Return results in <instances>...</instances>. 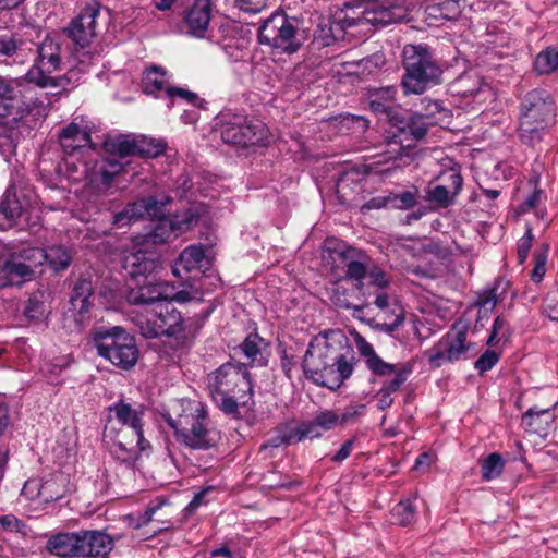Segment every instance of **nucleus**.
Listing matches in <instances>:
<instances>
[{"label":"nucleus","mask_w":558,"mask_h":558,"mask_svg":"<svg viewBox=\"0 0 558 558\" xmlns=\"http://www.w3.org/2000/svg\"><path fill=\"white\" fill-rule=\"evenodd\" d=\"M162 416L174 430L175 440L186 448L208 450L219 439V433L209 423L205 404L198 400H175Z\"/></svg>","instance_id":"f257e3e1"},{"label":"nucleus","mask_w":558,"mask_h":558,"mask_svg":"<svg viewBox=\"0 0 558 558\" xmlns=\"http://www.w3.org/2000/svg\"><path fill=\"white\" fill-rule=\"evenodd\" d=\"M109 19V10L98 0H92L64 29L74 45L73 59L78 61L80 72H87L94 58L98 56L100 49L94 43Z\"/></svg>","instance_id":"f03ea898"},{"label":"nucleus","mask_w":558,"mask_h":558,"mask_svg":"<svg viewBox=\"0 0 558 558\" xmlns=\"http://www.w3.org/2000/svg\"><path fill=\"white\" fill-rule=\"evenodd\" d=\"M37 59L35 65L31 68L25 77L28 82L39 87H61L76 84L85 72H80L78 61L70 60L69 71L58 77L49 76V73L61 69L62 45L57 36H47L37 48Z\"/></svg>","instance_id":"7ed1b4c3"},{"label":"nucleus","mask_w":558,"mask_h":558,"mask_svg":"<svg viewBox=\"0 0 558 558\" xmlns=\"http://www.w3.org/2000/svg\"><path fill=\"white\" fill-rule=\"evenodd\" d=\"M344 349L343 335L330 330L316 336L308 344L302 367L307 378L319 386L333 389L328 377L335 373L339 353Z\"/></svg>","instance_id":"20e7f679"},{"label":"nucleus","mask_w":558,"mask_h":558,"mask_svg":"<svg viewBox=\"0 0 558 558\" xmlns=\"http://www.w3.org/2000/svg\"><path fill=\"white\" fill-rule=\"evenodd\" d=\"M137 144L130 135H110L104 141L106 156L88 170L89 184L98 193H106L113 180L124 170L123 158L136 155Z\"/></svg>","instance_id":"39448f33"},{"label":"nucleus","mask_w":558,"mask_h":558,"mask_svg":"<svg viewBox=\"0 0 558 558\" xmlns=\"http://www.w3.org/2000/svg\"><path fill=\"white\" fill-rule=\"evenodd\" d=\"M555 116L556 106L547 92L534 89L527 93L520 105L518 133L521 141L527 145L539 142Z\"/></svg>","instance_id":"423d86ee"},{"label":"nucleus","mask_w":558,"mask_h":558,"mask_svg":"<svg viewBox=\"0 0 558 558\" xmlns=\"http://www.w3.org/2000/svg\"><path fill=\"white\" fill-rule=\"evenodd\" d=\"M402 57V86L407 94H422L429 85L439 83L441 70L427 46L405 45Z\"/></svg>","instance_id":"0eeeda50"},{"label":"nucleus","mask_w":558,"mask_h":558,"mask_svg":"<svg viewBox=\"0 0 558 558\" xmlns=\"http://www.w3.org/2000/svg\"><path fill=\"white\" fill-rule=\"evenodd\" d=\"M93 341L98 355L120 369L129 371L138 361L140 350L136 340L121 326L95 329Z\"/></svg>","instance_id":"6e6552de"},{"label":"nucleus","mask_w":558,"mask_h":558,"mask_svg":"<svg viewBox=\"0 0 558 558\" xmlns=\"http://www.w3.org/2000/svg\"><path fill=\"white\" fill-rule=\"evenodd\" d=\"M258 41L281 53L296 52L302 46L296 19L281 12L271 14L259 26Z\"/></svg>","instance_id":"1a4fd4ad"},{"label":"nucleus","mask_w":558,"mask_h":558,"mask_svg":"<svg viewBox=\"0 0 558 558\" xmlns=\"http://www.w3.org/2000/svg\"><path fill=\"white\" fill-rule=\"evenodd\" d=\"M41 253L32 246L21 250L0 248V289L21 286L35 276Z\"/></svg>","instance_id":"9d476101"},{"label":"nucleus","mask_w":558,"mask_h":558,"mask_svg":"<svg viewBox=\"0 0 558 558\" xmlns=\"http://www.w3.org/2000/svg\"><path fill=\"white\" fill-rule=\"evenodd\" d=\"M104 438L113 458L129 466H133L141 454L150 449L143 429L105 426Z\"/></svg>","instance_id":"9b49d317"},{"label":"nucleus","mask_w":558,"mask_h":558,"mask_svg":"<svg viewBox=\"0 0 558 558\" xmlns=\"http://www.w3.org/2000/svg\"><path fill=\"white\" fill-rule=\"evenodd\" d=\"M135 324L145 338L172 337L184 330L181 313L169 299L156 304L146 316H138Z\"/></svg>","instance_id":"f8f14e48"},{"label":"nucleus","mask_w":558,"mask_h":558,"mask_svg":"<svg viewBox=\"0 0 558 558\" xmlns=\"http://www.w3.org/2000/svg\"><path fill=\"white\" fill-rule=\"evenodd\" d=\"M221 121V138L225 143L248 146L263 144L268 136L266 125L259 120H248L239 114L223 113Z\"/></svg>","instance_id":"ddd939ff"},{"label":"nucleus","mask_w":558,"mask_h":558,"mask_svg":"<svg viewBox=\"0 0 558 558\" xmlns=\"http://www.w3.org/2000/svg\"><path fill=\"white\" fill-rule=\"evenodd\" d=\"M210 396L251 393L252 384L244 364L225 363L207 376Z\"/></svg>","instance_id":"4468645a"},{"label":"nucleus","mask_w":558,"mask_h":558,"mask_svg":"<svg viewBox=\"0 0 558 558\" xmlns=\"http://www.w3.org/2000/svg\"><path fill=\"white\" fill-rule=\"evenodd\" d=\"M471 343L466 341V330L453 327L432 349L425 352L429 364L440 367L446 363L468 359Z\"/></svg>","instance_id":"2eb2a0df"},{"label":"nucleus","mask_w":558,"mask_h":558,"mask_svg":"<svg viewBox=\"0 0 558 558\" xmlns=\"http://www.w3.org/2000/svg\"><path fill=\"white\" fill-rule=\"evenodd\" d=\"M352 16L344 19V24L355 25L359 32L367 33L371 26H385L390 23H398L405 19L407 12L399 4L372 3L363 11L351 9Z\"/></svg>","instance_id":"dca6fc26"},{"label":"nucleus","mask_w":558,"mask_h":558,"mask_svg":"<svg viewBox=\"0 0 558 558\" xmlns=\"http://www.w3.org/2000/svg\"><path fill=\"white\" fill-rule=\"evenodd\" d=\"M337 427H340L337 411L325 409L318 411L312 420L302 422L294 428H291L283 437V441L291 444L300 442L305 439H316L322 437L326 432Z\"/></svg>","instance_id":"f3484780"},{"label":"nucleus","mask_w":558,"mask_h":558,"mask_svg":"<svg viewBox=\"0 0 558 558\" xmlns=\"http://www.w3.org/2000/svg\"><path fill=\"white\" fill-rule=\"evenodd\" d=\"M172 201L171 197L162 196L160 199L146 197L129 203L123 210L113 216L112 223L117 228H123L144 217H158L160 208Z\"/></svg>","instance_id":"a211bd4d"},{"label":"nucleus","mask_w":558,"mask_h":558,"mask_svg":"<svg viewBox=\"0 0 558 558\" xmlns=\"http://www.w3.org/2000/svg\"><path fill=\"white\" fill-rule=\"evenodd\" d=\"M335 253L345 265V278L354 280L356 288L361 290L364 284L363 280L366 278L371 267L369 257L361 250L349 245H340Z\"/></svg>","instance_id":"6ab92c4d"},{"label":"nucleus","mask_w":558,"mask_h":558,"mask_svg":"<svg viewBox=\"0 0 558 558\" xmlns=\"http://www.w3.org/2000/svg\"><path fill=\"white\" fill-rule=\"evenodd\" d=\"M114 539L98 530H81L80 558H109Z\"/></svg>","instance_id":"aec40b11"},{"label":"nucleus","mask_w":558,"mask_h":558,"mask_svg":"<svg viewBox=\"0 0 558 558\" xmlns=\"http://www.w3.org/2000/svg\"><path fill=\"white\" fill-rule=\"evenodd\" d=\"M108 412L106 426L143 429L144 411L142 407L134 408L124 400H119L108 408Z\"/></svg>","instance_id":"412c9836"},{"label":"nucleus","mask_w":558,"mask_h":558,"mask_svg":"<svg viewBox=\"0 0 558 558\" xmlns=\"http://www.w3.org/2000/svg\"><path fill=\"white\" fill-rule=\"evenodd\" d=\"M170 284L167 282H147L131 288L125 298L132 305H153L165 302L169 299Z\"/></svg>","instance_id":"4be33fe9"},{"label":"nucleus","mask_w":558,"mask_h":558,"mask_svg":"<svg viewBox=\"0 0 558 558\" xmlns=\"http://www.w3.org/2000/svg\"><path fill=\"white\" fill-rule=\"evenodd\" d=\"M213 0H194L184 13V24L187 33L204 37L211 20Z\"/></svg>","instance_id":"5701e85b"},{"label":"nucleus","mask_w":558,"mask_h":558,"mask_svg":"<svg viewBox=\"0 0 558 558\" xmlns=\"http://www.w3.org/2000/svg\"><path fill=\"white\" fill-rule=\"evenodd\" d=\"M81 530L51 535L46 544L47 550L60 558H80Z\"/></svg>","instance_id":"b1692460"},{"label":"nucleus","mask_w":558,"mask_h":558,"mask_svg":"<svg viewBox=\"0 0 558 558\" xmlns=\"http://www.w3.org/2000/svg\"><path fill=\"white\" fill-rule=\"evenodd\" d=\"M162 207L160 208V214L157 218L153 230L146 234L136 236L135 243L143 245H156L168 242L171 238H177L180 233L177 231V227L172 222L171 217H161Z\"/></svg>","instance_id":"393cba45"},{"label":"nucleus","mask_w":558,"mask_h":558,"mask_svg":"<svg viewBox=\"0 0 558 558\" xmlns=\"http://www.w3.org/2000/svg\"><path fill=\"white\" fill-rule=\"evenodd\" d=\"M347 16H352L351 10L340 13L326 24L319 25L317 38L322 40L323 45L329 46L333 41L344 38L345 35H355L351 29L356 28V26L347 25L343 22Z\"/></svg>","instance_id":"a878e982"},{"label":"nucleus","mask_w":558,"mask_h":558,"mask_svg":"<svg viewBox=\"0 0 558 558\" xmlns=\"http://www.w3.org/2000/svg\"><path fill=\"white\" fill-rule=\"evenodd\" d=\"M60 145L65 154L72 155L80 148L89 146L90 133L85 128L72 122L64 126L59 134Z\"/></svg>","instance_id":"bb28decb"},{"label":"nucleus","mask_w":558,"mask_h":558,"mask_svg":"<svg viewBox=\"0 0 558 558\" xmlns=\"http://www.w3.org/2000/svg\"><path fill=\"white\" fill-rule=\"evenodd\" d=\"M124 268L131 277L146 276L156 268V259L153 252L137 250L124 257Z\"/></svg>","instance_id":"cd10ccee"},{"label":"nucleus","mask_w":558,"mask_h":558,"mask_svg":"<svg viewBox=\"0 0 558 558\" xmlns=\"http://www.w3.org/2000/svg\"><path fill=\"white\" fill-rule=\"evenodd\" d=\"M555 415L549 408L539 409L533 407L529 409L522 416V424L536 434L546 432L547 427L554 422Z\"/></svg>","instance_id":"c85d7f7f"},{"label":"nucleus","mask_w":558,"mask_h":558,"mask_svg":"<svg viewBox=\"0 0 558 558\" xmlns=\"http://www.w3.org/2000/svg\"><path fill=\"white\" fill-rule=\"evenodd\" d=\"M143 89L146 94L159 95L165 92L168 96V89H171L167 72L157 65L149 68L143 77Z\"/></svg>","instance_id":"c756f323"},{"label":"nucleus","mask_w":558,"mask_h":558,"mask_svg":"<svg viewBox=\"0 0 558 558\" xmlns=\"http://www.w3.org/2000/svg\"><path fill=\"white\" fill-rule=\"evenodd\" d=\"M205 253L201 245H190L182 251L175 260L172 272L177 277H181V270L189 272L197 269L204 260Z\"/></svg>","instance_id":"7c9ffc66"},{"label":"nucleus","mask_w":558,"mask_h":558,"mask_svg":"<svg viewBox=\"0 0 558 558\" xmlns=\"http://www.w3.org/2000/svg\"><path fill=\"white\" fill-rule=\"evenodd\" d=\"M23 213V206L12 189H8L0 203V229L13 226Z\"/></svg>","instance_id":"2f4dec72"},{"label":"nucleus","mask_w":558,"mask_h":558,"mask_svg":"<svg viewBox=\"0 0 558 558\" xmlns=\"http://www.w3.org/2000/svg\"><path fill=\"white\" fill-rule=\"evenodd\" d=\"M35 248L38 250L43 255L38 266L43 265L44 262H47L54 270H60L68 268L71 264L72 255L70 251L64 246L53 245L47 250L39 247Z\"/></svg>","instance_id":"473e14b6"},{"label":"nucleus","mask_w":558,"mask_h":558,"mask_svg":"<svg viewBox=\"0 0 558 558\" xmlns=\"http://www.w3.org/2000/svg\"><path fill=\"white\" fill-rule=\"evenodd\" d=\"M93 294V286L89 280L83 279L75 283L71 295V305L74 311L85 314L90 307L89 299Z\"/></svg>","instance_id":"72a5a7b5"},{"label":"nucleus","mask_w":558,"mask_h":558,"mask_svg":"<svg viewBox=\"0 0 558 558\" xmlns=\"http://www.w3.org/2000/svg\"><path fill=\"white\" fill-rule=\"evenodd\" d=\"M265 347V340L258 333L252 332L243 340L240 349L244 356L252 362V364L263 365L265 361L262 356V353Z\"/></svg>","instance_id":"f704fd0d"},{"label":"nucleus","mask_w":558,"mask_h":558,"mask_svg":"<svg viewBox=\"0 0 558 558\" xmlns=\"http://www.w3.org/2000/svg\"><path fill=\"white\" fill-rule=\"evenodd\" d=\"M332 123L345 135L361 136L368 129V121L361 116L347 114L335 119Z\"/></svg>","instance_id":"c9c22d12"},{"label":"nucleus","mask_w":558,"mask_h":558,"mask_svg":"<svg viewBox=\"0 0 558 558\" xmlns=\"http://www.w3.org/2000/svg\"><path fill=\"white\" fill-rule=\"evenodd\" d=\"M396 89L386 87L372 94L369 106L374 112L390 114L396 107Z\"/></svg>","instance_id":"e433bc0d"},{"label":"nucleus","mask_w":558,"mask_h":558,"mask_svg":"<svg viewBox=\"0 0 558 558\" xmlns=\"http://www.w3.org/2000/svg\"><path fill=\"white\" fill-rule=\"evenodd\" d=\"M534 69L538 74H550L558 69V49L547 47L542 50L535 61Z\"/></svg>","instance_id":"4c0bfd02"},{"label":"nucleus","mask_w":558,"mask_h":558,"mask_svg":"<svg viewBox=\"0 0 558 558\" xmlns=\"http://www.w3.org/2000/svg\"><path fill=\"white\" fill-rule=\"evenodd\" d=\"M504 468L505 461L501 456L497 452H493L481 463L482 477L485 481L495 480L501 475Z\"/></svg>","instance_id":"58836bf2"},{"label":"nucleus","mask_w":558,"mask_h":558,"mask_svg":"<svg viewBox=\"0 0 558 558\" xmlns=\"http://www.w3.org/2000/svg\"><path fill=\"white\" fill-rule=\"evenodd\" d=\"M19 117V100L14 88L9 84V93L0 95V122L5 119L16 120Z\"/></svg>","instance_id":"ea45409f"},{"label":"nucleus","mask_w":558,"mask_h":558,"mask_svg":"<svg viewBox=\"0 0 558 558\" xmlns=\"http://www.w3.org/2000/svg\"><path fill=\"white\" fill-rule=\"evenodd\" d=\"M179 233L186 232L195 227L199 221V211L197 207H190L180 214L171 217Z\"/></svg>","instance_id":"a19ab883"},{"label":"nucleus","mask_w":558,"mask_h":558,"mask_svg":"<svg viewBox=\"0 0 558 558\" xmlns=\"http://www.w3.org/2000/svg\"><path fill=\"white\" fill-rule=\"evenodd\" d=\"M415 514L416 509L411 499L401 500L392 510V517L402 526L411 524L415 519Z\"/></svg>","instance_id":"79ce46f5"},{"label":"nucleus","mask_w":558,"mask_h":558,"mask_svg":"<svg viewBox=\"0 0 558 558\" xmlns=\"http://www.w3.org/2000/svg\"><path fill=\"white\" fill-rule=\"evenodd\" d=\"M338 422L341 428L355 424L365 413L364 404H349L343 409L336 410Z\"/></svg>","instance_id":"37998d69"},{"label":"nucleus","mask_w":558,"mask_h":558,"mask_svg":"<svg viewBox=\"0 0 558 558\" xmlns=\"http://www.w3.org/2000/svg\"><path fill=\"white\" fill-rule=\"evenodd\" d=\"M248 393H226L221 396H211L214 401L218 404V407L226 413V414H235L238 413V405L239 403H245L246 396Z\"/></svg>","instance_id":"c03bdc74"},{"label":"nucleus","mask_w":558,"mask_h":558,"mask_svg":"<svg viewBox=\"0 0 558 558\" xmlns=\"http://www.w3.org/2000/svg\"><path fill=\"white\" fill-rule=\"evenodd\" d=\"M136 154L148 158L158 157L166 149V143L161 140L145 137L142 141H136Z\"/></svg>","instance_id":"a18cd8bd"},{"label":"nucleus","mask_w":558,"mask_h":558,"mask_svg":"<svg viewBox=\"0 0 558 558\" xmlns=\"http://www.w3.org/2000/svg\"><path fill=\"white\" fill-rule=\"evenodd\" d=\"M43 295H32L24 308L25 316L32 322H41L46 318L47 310L45 303L41 301Z\"/></svg>","instance_id":"49530a36"},{"label":"nucleus","mask_w":558,"mask_h":558,"mask_svg":"<svg viewBox=\"0 0 558 558\" xmlns=\"http://www.w3.org/2000/svg\"><path fill=\"white\" fill-rule=\"evenodd\" d=\"M459 193H453L447 184H438L428 189L427 197L430 202H435L442 207H447Z\"/></svg>","instance_id":"de8ad7c7"},{"label":"nucleus","mask_w":558,"mask_h":558,"mask_svg":"<svg viewBox=\"0 0 558 558\" xmlns=\"http://www.w3.org/2000/svg\"><path fill=\"white\" fill-rule=\"evenodd\" d=\"M437 179L440 184L449 185L453 193H459L462 187L463 180L457 166L442 170Z\"/></svg>","instance_id":"09e8293b"},{"label":"nucleus","mask_w":558,"mask_h":558,"mask_svg":"<svg viewBox=\"0 0 558 558\" xmlns=\"http://www.w3.org/2000/svg\"><path fill=\"white\" fill-rule=\"evenodd\" d=\"M412 367L409 365H401L400 369L396 372L393 378L383 384L380 390L386 391L390 395L398 391L400 387L405 383L408 376L411 374Z\"/></svg>","instance_id":"8fccbe9b"},{"label":"nucleus","mask_w":558,"mask_h":558,"mask_svg":"<svg viewBox=\"0 0 558 558\" xmlns=\"http://www.w3.org/2000/svg\"><path fill=\"white\" fill-rule=\"evenodd\" d=\"M543 313L550 320H558V288L549 290L543 301Z\"/></svg>","instance_id":"3c124183"},{"label":"nucleus","mask_w":558,"mask_h":558,"mask_svg":"<svg viewBox=\"0 0 558 558\" xmlns=\"http://www.w3.org/2000/svg\"><path fill=\"white\" fill-rule=\"evenodd\" d=\"M168 97L170 98L168 107L174 105V98H179L194 107L198 106L199 102V98L195 93L180 87H171V89H168Z\"/></svg>","instance_id":"603ef678"},{"label":"nucleus","mask_w":558,"mask_h":558,"mask_svg":"<svg viewBox=\"0 0 558 558\" xmlns=\"http://www.w3.org/2000/svg\"><path fill=\"white\" fill-rule=\"evenodd\" d=\"M367 367L372 373H374L378 376H387V375H392L396 372H398L400 369L401 365L399 366V365L387 363L381 357L377 356V357H373V362L369 363V365Z\"/></svg>","instance_id":"864d4df0"},{"label":"nucleus","mask_w":558,"mask_h":558,"mask_svg":"<svg viewBox=\"0 0 558 558\" xmlns=\"http://www.w3.org/2000/svg\"><path fill=\"white\" fill-rule=\"evenodd\" d=\"M240 11L248 14H258L268 5V0H233Z\"/></svg>","instance_id":"5fc2aeb1"},{"label":"nucleus","mask_w":558,"mask_h":558,"mask_svg":"<svg viewBox=\"0 0 558 558\" xmlns=\"http://www.w3.org/2000/svg\"><path fill=\"white\" fill-rule=\"evenodd\" d=\"M439 5L445 15V21H454L462 13L463 1L462 0H446L441 3H439Z\"/></svg>","instance_id":"6e6d98bb"},{"label":"nucleus","mask_w":558,"mask_h":558,"mask_svg":"<svg viewBox=\"0 0 558 558\" xmlns=\"http://www.w3.org/2000/svg\"><path fill=\"white\" fill-rule=\"evenodd\" d=\"M335 367V372L339 374V381L336 383L335 386H332L333 388L339 387L343 380L348 379L351 376L353 372V363L347 360L345 356L342 354V351H340L339 359L336 361Z\"/></svg>","instance_id":"4d7b16f0"},{"label":"nucleus","mask_w":558,"mask_h":558,"mask_svg":"<svg viewBox=\"0 0 558 558\" xmlns=\"http://www.w3.org/2000/svg\"><path fill=\"white\" fill-rule=\"evenodd\" d=\"M366 277H368L372 286L379 289H384L390 284V278L378 266H371Z\"/></svg>","instance_id":"13d9d810"},{"label":"nucleus","mask_w":558,"mask_h":558,"mask_svg":"<svg viewBox=\"0 0 558 558\" xmlns=\"http://www.w3.org/2000/svg\"><path fill=\"white\" fill-rule=\"evenodd\" d=\"M533 243L532 229L527 228L525 234L518 242V259L523 264L530 253Z\"/></svg>","instance_id":"bf43d9fd"},{"label":"nucleus","mask_w":558,"mask_h":558,"mask_svg":"<svg viewBox=\"0 0 558 558\" xmlns=\"http://www.w3.org/2000/svg\"><path fill=\"white\" fill-rule=\"evenodd\" d=\"M499 355L495 351H486L476 362L475 368L480 373H485L492 369L498 362Z\"/></svg>","instance_id":"052dcab7"},{"label":"nucleus","mask_w":558,"mask_h":558,"mask_svg":"<svg viewBox=\"0 0 558 558\" xmlns=\"http://www.w3.org/2000/svg\"><path fill=\"white\" fill-rule=\"evenodd\" d=\"M546 263H547V248L543 252H538L535 254V265L532 271V280L535 282L542 281L545 272H546Z\"/></svg>","instance_id":"680f3d73"},{"label":"nucleus","mask_w":558,"mask_h":558,"mask_svg":"<svg viewBox=\"0 0 558 558\" xmlns=\"http://www.w3.org/2000/svg\"><path fill=\"white\" fill-rule=\"evenodd\" d=\"M280 363L281 368L288 378H292V373L296 368L298 361L293 354H290L287 349H281Z\"/></svg>","instance_id":"e2e57ef3"},{"label":"nucleus","mask_w":558,"mask_h":558,"mask_svg":"<svg viewBox=\"0 0 558 558\" xmlns=\"http://www.w3.org/2000/svg\"><path fill=\"white\" fill-rule=\"evenodd\" d=\"M17 50V43L12 36H0V57H11Z\"/></svg>","instance_id":"0e129e2a"},{"label":"nucleus","mask_w":558,"mask_h":558,"mask_svg":"<svg viewBox=\"0 0 558 558\" xmlns=\"http://www.w3.org/2000/svg\"><path fill=\"white\" fill-rule=\"evenodd\" d=\"M171 290V288L169 289ZM171 292V291H169ZM199 299V292L197 289H191V290H181L175 292L173 295L169 293V301L172 303L173 301L178 303H186L192 300Z\"/></svg>","instance_id":"69168bd1"},{"label":"nucleus","mask_w":558,"mask_h":558,"mask_svg":"<svg viewBox=\"0 0 558 558\" xmlns=\"http://www.w3.org/2000/svg\"><path fill=\"white\" fill-rule=\"evenodd\" d=\"M356 348L360 354L365 357L366 366H368L369 363L373 362V357L378 356L373 345L369 342H367L364 338H359L356 340Z\"/></svg>","instance_id":"338daca9"},{"label":"nucleus","mask_w":558,"mask_h":558,"mask_svg":"<svg viewBox=\"0 0 558 558\" xmlns=\"http://www.w3.org/2000/svg\"><path fill=\"white\" fill-rule=\"evenodd\" d=\"M53 482L50 481V480H47L45 481L41 485H40V488L38 489V493H37V496L43 499L44 501H50V500H56V499H59L61 497V494L60 493H56V494H52L51 493V487L53 486Z\"/></svg>","instance_id":"774afa93"}]
</instances>
